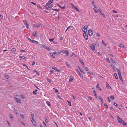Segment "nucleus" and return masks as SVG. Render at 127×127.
Wrapping results in <instances>:
<instances>
[{"mask_svg":"<svg viewBox=\"0 0 127 127\" xmlns=\"http://www.w3.org/2000/svg\"><path fill=\"white\" fill-rule=\"evenodd\" d=\"M117 117L119 123L120 124H123L124 126H126L127 125V123L122 118H120L117 115Z\"/></svg>","mask_w":127,"mask_h":127,"instance_id":"1","label":"nucleus"},{"mask_svg":"<svg viewBox=\"0 0 127 127\" xmlns=\"http://www.w3.org/2000/svg\"><path fill=\"white\" fill-rule=\"evenodd\" d=\"M51 3L49 1H48L47 3L46 4V5L47 6H48L47 7H46V8L48 10H49L50 8H52L53 7V5H50V4H51Z\"/></svg>","mask_w":127,"mask_h":127,"instance_id":"2","label":"nucleus"},{"mask_svg":"<svg viewBox=\"0 0 127 127\" xmlns=\"http://www.w3.org/2000/svg\"><path fill=\"white\" fill-rule=\"evenodd\" d=\"M60 52L61 53L66 54V56H68V50L61 51Z\"/></svg>","mask_w":127,"mask_h":127,"instance_id":"3","label":"nucleus"},{"mask_svg":"<svg viewBox=\"0 0 127 127\" xmlns=\"http://www.w3.org/2000/svg\"><path fill=\"white\" fill-rule=\"evenodd\" d=\"M88 26H85L82 29V30L84 32V33H86L87 31V29L88 28Z\"/></svg>","mask_w":127,"mask_h":127,"instance_id":"4","label":"nucleus"},{"mask_svg":"<svg viewBox=\"0 0 127 127\" xmlns=\"http://www.w3.org/2000/svg\"><path fill=\"white\" fill-rule=\"evenodd\" d=\"M88 32L89 36H91L92 35L93 33L92 30L91 29L89 30Z\"/></svg>","mask_w":127,"mask_h":127,"instance_id":"5","label":"nucleus"},{"mask_svg":"<svg viewBox=\"0 0 127 127\" xmlns=\"http://www.w3.org/2000/svg\"><path fill=\"white\" fill-rule=\"evenodd\" d=\"M83 35L84 38L86 40H87L88 39V35L86 33H84Z\"/></svg>","mask_w":127,"mask_h":127,"instance_id":"6","label":"nucleus"},{"mask_svg":"<svg viewBox=\"0 0 127 127\" xmlns=\"http://www.w3.org/2000/svg\"><path fill=\"white\" fill-rule=\"evenodd\" d=\"M16 102L18 103H21V101L20 99L16 97L15 98Z\"/></svg>","mask_w":127,"mask_h":127,"instance_id":"7","label":"nucleus"},{"mask_svg":"<svg viewBox=\"0 0 127 127\" xmlns=\"http://www.w3.org/2000/svg\"><path fill=\"white\" fill-rule=\"evenodd\" d=\"M106 87L107 88H108V89H110L111 90H112V88L108 84L107 82L106 83Z\"/></svg>","mask_w":127,"mask_h":127,"instance_id":"8","label":"nucleus"},{"mask_svg":"<svg viewBox=\"0 0 127 127\" xmlns=\"http://www.w3.org/2000/svg\"><path fill=\"white\" fill-rule=\"evenodd\" d=\"M90 47L92 50H95V47L94 46L93 44H90Z\"/></svg>","mask_w":127,"mask_h":127,"instance_id":"9","label":"nucleus"},{"mask_svg":"<svg viewBox=\"0 0 127 127\" xmlns=\"http://www.w3.org/2000/svg\"><path fill=\"white\" fill-rule=\"evenodd\" d=\"M99 98L100 100V101L101 102V104H102L103 103V99L100 96L99 97Z\"/></svg>","mask_w":127,"mask_h":127,"instance_id":"10","label":"nucleus"},{"mask_svg":"<svg viewBox=\"0 0 127 127\" xmlns=\"http://www.w3.org/2000/svg\"><path fill=\"white\" fill-rule=\"evenodd\" d=\"M53 89L55 91V93H57L58 94H59V91L57 89H56L55 88H53Z\"/></svg>","mask_w":127,"mask_h":127,"instance_id":"11","label":"nucleus"},{"mask_svg":"<svg viewBox=\"0 0 127 127\" xmlns=\"http://www.w3.org/2000/svg\"><path fill=\"white\" fill-rule=\"evenodd\" d=\"M79 61L81 63L83 66H84V63L83 62V61L81 59H79Z\"/></svg>","mask_w":127,"mask_h":127,"instance_id":"12","label":"nucleus"},{"mask_svg":"<svg viewBox=\"0 0 127 127\" xmlns=\"http://www.w3.org/2000/svg\"><path fill=\"white\" fill-rule=\"evenodd\" d=\"M11 51H12V53H15L16 51V49L15 48H13L12 49Z\"/></svg>","mask_w":127,"mask_h":127,"instance_id":"13","label":"nucleus"},{"mask_svg":"<svg viewBox=\"0 0 127 127\" xmlns=\"http://www.w3.org/2000/svg\"><path fill=\"white\" fill-rule=\"evenodd\" d=\"M96 87L97 89L99 90L100 91H101V89L100 88L99 86V84H97V85L96 86Z\"/></svg>","mask_w":127,"mask_h":127,"instance_id":"14","label":"nucleus"},{"mask_svg":"<svg viewBox=\"0 0 127 127\" xmlns=\"http://www.w3.org/2000/svg\"><path fill=\"white\" fill-rule=\"evenodd\" d=\"M31 42L35 44H38V42L36 41L32 40H31Z\"/></svg>","mask_w":127,"mask_h":127,"instance_id":"15","label":"nucleus"},{"mask_svg":"<svg viewBox=\"0 0 127 127\" xmlns=\"http://www.w3.org/2000/svg\"><path fill=\"white\" fill-rule=\"evenodd\" d=\"M71 6L72 8H74V9H75L76 8H77V7L74 5L72 3L71 4Z\"/></svg>","mask_w":127,"mask_h":127,"instance_id":"16","label":"nucleus"},{"mask_svg":"<svg viewBox=\"0 0 127 127\" xmlns=\"http://www.w3.org/2000/svg\"><path fill=\"white\" fill-rule=\"evenodd\" d=\"M65 64H66V65L67 66V67H68L69 68H70V64H68V62H66L65 63Z\"/></svg>","mask_w":127,"mask_h":127,"instance_id":"17","label":"nucleus"},{"mask_svg":"<svg viewBox=\"0 0 127 127\" xmlns=\"http://www.w3.org/2000/svg\"><path fill=\"white\" fill-rule=\"evenodd\" d=\"M53 54L55 55H59V54H61V53H60V52H54Z\"/></svg>","mask_w":127,"mask_h":127,"instance_id":"18","label":"nucleus"},{"mask_svg":"<svg viewBox=\"0 0 127 127\" xmlns=\"http://www.w3.org/2000/svg\"><path fill=\"white\" fill-rule=\"evenodd\" d=\"M78 73L79 75L80 76L81 78L82 79H83V75L81 74V73L80 72H79Z\"/></svg>","mask_w":127,"mask_h":127,"instance_id":"19","label":"nucleus"},{"mask_svg":"<svg viewBox=\"0 0 127 127\" xmlns=\"http://www.w3.org/2000/svg\"><path fill=\"white\" fill-rule=\"evenodd\" d=\"M73 77L71 76V77H70V78L69 79V81H73Z\"/></svg>","mask_w":127,"mask_h":127,"instance_id":"20","label":"nucleus"},{"mask_svg":"<svg viewBox=\"0 0 127 127\" xmlns=\"http://www.w3.org/2000/svg\"><path fill=\"white\" fill-rule=\"evenodd\" d=\"M118 47H120L122 48H125V47L124 46V45H123V44H120L119 46H118Z\"/></svg>","mask_w":127,"mask_h":127,"instance_id":"21","label":"nucleus"},{"mask_svg":"<svg viewBox=\"0 0 127 127\" xmlns=\"http://www.w3.org/2000/svg\"><path fill=\"white\" fill-rule=\"evenodd\" d=\"M31 120L32 122L33 123L34 121H35L34 120V117H31Z\"/></svg>","mask_w":127,"mask_h":127,"instance_id":"22","label":"nucleus"},{"mask_svg":"<svg viewBox=\"0 0 127 127\" xmlns=\"http://www.w3.org/2000/svg\"><path fill=\"white\" fill-rule=\"evenodd\" d=\"M57 5L58 6L60 7V8H61L62 9H64V7H62L61 5H60L58 3H57Z\"/></svg>","mask_w":127,"mask_h":127,"instance_id":"23","label":"nucleus"},{"mask_svg":"<svg viewBox=\"0 0 127 127\" xmlns=\"http://www.w3.org/2000/svg\"><path fill=\"white\" fill-rule=\"evenodd\" d=\"M32 34L35 37H36L37 36L36 32H33L32 33Z\"/></svg>","mask_w":127,"mask_h":127,"instance_id":"24","label":"nucleus"},{"mask_svg":"<svg viewBox=\"0 0 127 127\" xmlns=\"http://www.w3.org/2000/svg\"><path fill=\"white\" fill-rule=\"evenodd\" d=\"M20 115L22 119H25L24 116L21 113L20 114Z\"/></svg>","mask_w":127,"mask_h":127,"instance_id":"25","label":"nucleus"},{"mask_svg":"<svg viewBox=\"0 0 127 127\" xmlns=\"http://www.w3.org/2000/svg\"><path fill=\"white\" fill-rule=\"evenodd\" d=\"M38 91L36 89L35 91H34L33 92V94L34 95H36L37 93H36V92Z\"/></svg>","mask_w":127,"mask_h":127,"instance_id":"26","label":"nucleus"},{"mask_svg":"<svg viewBox=\"0 0 127 127\" xmlns=\"http://www.w3.org/2000/svg\"><path fill=\"white\" fill-rule=\"evenodd\" d=\"M19 57L20 58L23 59H26V58L25 57H24V56H19Z\"/></svg>","mask_w":127,"mask_h":127,"instance_id":"27","label":"nucleus"},{"mask_svg":"<svg viewBox=\"0 0 127 127\" xmlns=\"http://www.w3.org/2000/svg\"><path fill=\"white\" fill-rule=\"evenodd\" d=\"M46 103L47 104V105L49 106H51V105L50 104V102L48 101H47L46 102Z\"/></svg>","mask_w":127,"mask_h":127,"instance_id":"28","label":"nucleus"},{"mask_svg":"<svg viewBox=\"0 0 127 127\" xmlns=\"http://www.w3.org/2000/svg\"><path fill=\"white\" fill-rule=\"evenodd\" d=\"M39 26V25H38L34 24L33 25V27H38Z\"/></svg>","mask_w":127,"mask_h":127,"instance_id":"29","label":"nucleus"},{"mask_svg":"<svg viewBox=\"0 0 127 127\" xmlns=\"http://www.w3.org/2000/svg\"><path fill=\"white\" fill-rule=\"evenodd\" d=\"M114 75L115 76V78L116 79H118V77L117 76V74L116 73H115L114 74Z\"/></svg>","mask_w":127,"mask_h":127,"instance_id":"30","label":"nucleus"},{"mask_svg":"<svg viewBox=\"0 0 127 127\" xmlns=\"http://www.w3.org/2000/svg\"><path fill=\"white\" fill-rule=\"evenodd\" d=\"M110 98L112 100H113L114 98V96L111 95L110 96Z\"/></svg>","mask_w":127,"mask_h":127,"instance_id":"31","label":"nucleus"},{"mask_svg":"<svg viewBox=\"0 0 127 127\" xmlns=\"http://www.w3.org/2000/svg\"><path fill=\"white\" fill-rule=\"evenodd\" d=\"M67 102H68V105L70 106H71V102L70 101H69L68 100L67 101Z\"/></svg>","mask_w":127,"mask_h":127,"instance_id":"32","label":"nucleus"},{"mask_svg":"<svg viewBox=\"0 0 127 127\" xmlns=\"http://www.w3.org/2000/svg\"><path fill=\"white\" fill-rule=\"evenodd\" d=\"M52 68L53 69H54L56 71L57 69V68L56 67H55V66H52Z\"/></svg>","mask_w":127,"mask_h":127,"instance_id":"33","label":"nucleus"},{"mask_svg":"<svg viewBox=\"0 0 127 127\" xmlns=\"http://www.w3.org/2000/svg\"><path fill=\"white\" fill-rule=\"evenodd\" d=\"M119 78H120V79L121 80V81H122V82H123V79H122V76H121L120 75L119 76Z\"/></svg>","mask_w":127,"mask_h":127,"instance_id":"34","label":"nucleus"},{"mask_svg":"<svg viewBox=\"0 0 127 127\" xmlns=\"http://www.w3.org/2000/svg\"><path fill=\"white\" fill-rule=\"evenodd\" d=\"M33 71L36 72V74L38 76H39V74L38 72L36 71L35 70H34Z\"/></svg>","mask_w":127,"mask_h":127,"instance_id":"35","label":"nucleus"},{"mask_svg":"<svg viewBox=\"0 0 127 127\" xmlns=\"http://www.w3.org/2000/svg\"><path fill=\"white\" fill-rule=\"evenodd\" d=\"M84 69L85 70H86L87 71H89V69L88 67H87L85 66L84 67Z\"/></svg>","mask_w":127,"mask_h":127,"instance_id":"36","label":"nucleus"},{"mask_svg":"<svg viewBox=\"0 0 127 127\" xmlns=\"http://www.w3.org/2000/svg\"><path fill=\"white\" fill-rule=\"evenodd\" d=\"M54 38H52V39H49V40L50 41V42H53V40H54Z\"/></svg>","mask_w":127,"mask_h":127,"instance_id":"37","label":"nucleus"},{"mask_svg":"<svg viewBox=\"0 0 127 127\" xmlns=\"http://www.w3.org/2000/svg\"><path fill=\"white\" fill-rule=\"evenodd\" d=\"M9 117L11 119H12V118H13V116H12V114H9Z\"/></svg>","mask_w":127,"mask_h":127,"instance_id":"38","label":"nucleus"},{"mask_svg":"<svg viewBox=\"0 0 127 127\" xmlns=\"http://www.w3.org/2000/svg\"><path fill=\"white\" fill-rule=\"evenodd\" d=\"M31 115L32 116L31 117H34V114L32 112H31Z\"/></svg>","mask_w":127,"mask_h":127,"instance_id":"39","label":"nucleus"},{"mask_svg":"<svg viewBox=\"0 0 127 127\" xmlns=\"http://www.w3.org/2000/svg\"><path fill=\"white\" fill-rule=\"evenodd\" d=\"M93 9H94V10L95 11V13H97L98 12V11L97 10H96L94 8H93Z\"/></svg>","mask_w":127,"mask_h":127,"instance_id":"40","label":"nucleus"},{"mask_svg":"<svg viewBox=\"0 0 127 127\" xmlns=\"http://www.w3.org/2000/svg\"><path fill=\"white\" fill-rule=\"evenodd\" d=\"M5 77L6 79H8L9 78V77L7 75H5Z\"/></svg>","mask_w":127,"mask_h":127,"instance_id":"41","label":"nucleus"},{"mask_svg":"<svg viewBox=\"0 0 127 127\" xmlns=\"http://www.w3.org/2000/svg\"><path fill=\"white\" fill-rule=\"evenodd\" d=\"M80 70V72L82 73H83L84 74H85V72L83 70H82L81 69Z\"/></svg>","mask_w":127,"mask_h":127,"instance_id":"42","label":"nucleus"},{"mask_svg":"<svg viewBox=\"0 0 127 127\" xmlns=\"http://www.w3.org/2000/svg\"><path fill=\"white\" fill-rule=\"evenodd\" d=\"M111 61H112V63H113L114 64H115V62L112 59H111Z\"/></svg>","mask_w":127,"mask_h":127,"instance_id":"43","label":"nucleus"},{"mask_svg":"<svg viewBox=\"0 0 127 127\" xmlns=\"http://www.w3.org/2000/svg\"><path fill=\"white\" fill-rule=\"evenodd\" d=\"M116 70L118 72V74L121 73L120 71L117 68Z\"/></svg>","mask_w":127,"mask_h":127,"instance_id":"44","label":"nucleus"},{"mask_svg":"<svg viewBox=\"0 0 127 127\" xmlns=\"http://www.w3.org/2000/svg\"><path fill=\"white\" fill-rule=\"evenodd\" d=\"M53 10L54 11H57L58 12L59 11H60V10L59 9H53Z\"/></svg>","mask_w":127,"mask_h":127,"instance_id":"45","label":"nucleus"},{"mask_svg":"<svg viewBox=\"0 0 127 127\" xmlns=\"http://www.w3.org/2000/svg\"><path fill=\"white\" fill-rule=\"evenodd\" d=\"M96 35L98 37H100V34L98 33H96Z\"/></svg>","mask_w":127,"mask_h":127,"instance_id":"46","label":"nucleus"},{"mask_svg":"<svg viewBox=\"0 0 127 127\" xmlns=\"http://www.w3.org/2000/svg\"><path fill=\"white\" fill-rule=\"evenodd\" d=\"M47 81L50 83H51V79H47Z\"/></svg>","mask_w":127,"mask_h":127,"instance_id":"47","label":"nucleus"},{"mask_svg":"<svg viewBox=\"0 0 127 127\" xmlns=\"http://www.w3.org/2000/svg\"><path fill=\"white\" fill-rule=\"evenodd\" d=\"M92 4L94 5V7L96 8H97V7H96L95 5V4L94 2V1H93L92 3Z\"/></svg>","mask_w":127,"mask_h":127,"instance_id":"48","label":"nucleus"},{"mask_svg":"<svg viewBox=\"0 0 127 127\" xmlns=\"http://www.w3.org/2000/svg\"><path fill=\"white\" fill-rule=\"evenodd\" d=\"M32 124L34 126H36L37 125L35 121H34V123H33Z\"/></svg>","mask_w":127,"mask_h":127,"instance_id":"49","label":"nucleus"},{"mask_svg":"<svg viewBox=\"0 0 127 127\" xmlns=\"http://www.w3.org/2000/svg\"><path fill=\"white\" fill-rule=\"evenodd\" d=\"M71 27V26H69L66 29L65 31V32H66L69 29H70V27Z\"/></svg>","mask_w":127,"mask_h":127,"instance_id":"50","label":"nucleus"},{"mask_svg":"<svg viewBox=\"0 0 127 127\" xmlns=\"http://www.w3.org/2000/svg\"><path fill=\"white\" fill-rule=\"evenodd\" d=\"M26 28L28 29L29 28V25L28 24H27V23H26Z\"/></svg>","mask_w":127,"mask_h":127,"instance_id":"51","label":"nucleus"},{"mask_svg":"<svg viewBox=\"0 0 127 127\" xmlns=\"http://www.w3.org/2000/svg\"><path fill=\"white\" fill-rule=\"evenodd\" d=\"M21 96L22 98L24 99H25V97L23 95H21Z\"/></svg>","mask_w":127,"mask_h":127,"instance_id":"52","label":"nucleus"},{"mask_svg":"<svg viewBox=\"0 0 127 127\" xmlns=\"http://www.w3.org/2000/svg\"><path fill=\"white\" fill-rule=\"evenodd\" d=\"M45 122H46V123H48V120H47V119L46 118H45Z\"/></svg>","mask_w":127,"mask_h":127,"instance_id":"53","label":"nucleus"},{"mask_svg":"<svg viewBox=\"0 0 127 127\" xmlns=\"http://www.w3.org/2000/svg\"><path fill=\"white\" fill-rule=\"evenodd\" d=\"M50 74H52L53 73V71L52 69H51L50 70Z\"/></svg>","mask_w":127,"mask_h":127,"instance_id":"54","label":"nucleus"},{"mask_svg":"<svg viewBox=\"0 0 127 127\" xmlns=\"http://www.w3.org/2000/svg\"><path fill=\"white\" fill-rule=\"evenodd\" d=\"M104 106H105L106 107V109L107 108H108V105L106 104L105 103L104 104Z\"/></svg>","mask_w":127,"mask_h":127,"instance_id":"55","label":"nucleus"},{"mask_svg":"<svg viewBox=\"0 0 127 127\" xmlns=\"http://www.w3.org/2000/svg\"><path fill=\"white\" fill-rule=\"evenodd\" d=\"M114 105L116 106H118V105L117 104H116L115 102H114Z\"/></svg>","mask_w":127,"mask_h":127,"instance_id":"56","label":"nucleus"},{"mask_svg":"<svg viewBox=\"0 0 127 127\" xmlns=\"http://www.w3.org/2000/svg\"><path fill=\"white\" fill-rule=\"evenodd\" d=\"M88 98L90 99H91V100H92V97H91V96H89L88 97Z\"/></svg>","mask_w":127,"mask_h":127,"instance_id":"57","label":"nucleus"},{"mask_svg":"<svg viewBox=\"0 0 127 127\" xmlns=\"http://www.w3.org/2000/svg\"><path fill=\"white\" fill-rule=\"evenodd\" d=\"M111 66L114 70L115 69V68L113 65H112Z\"/></svg>","mask_w":127,"mask_h":127,"instance_id":"58","label":"nucleus"},{"mask_svg":"<svg viewBox=\"0 0 127 127\" xmlns=\"http://www.w3.org/2000/svg\"><path fill=\"white\" fill-rule=\"evenodd\" d=\"M54 0H50L49 1L51 4L52 3L53 1Z\"/></svg>","mask_w":127,"mask_h":127,"instance_id":"59","label":"nucleus"},{"mask_svg":"<svg viewBox=\"0 0 127 127\" xmlns=\"http://www.w3.org/2000/svg\"><path fill=\"white\" fill-rule=\"evenodd\" d=\"M54 0H50L49 1L51 4L52 3L53 1Z\"/></svg>","mask_w":127,"mask_h":127,"instance_id":"60","label":"nucleus"},{"mask_svg":"<svg viewBox=\"0 0 127 127\" xmlns=\"http://www.w3.org/2000/svg\"><path fill=\"white\" fill-rule=\"evenodd\" d=\"M100 14L102 15L103 17H105V16H104V13H101H101H100Z\"/></svg>","mask_w":127,"mask_h":127,"instance_id":"61","label":"nucleus"},{"mask_svg":"<svg viewBox=\"0 0 127 127\" xmlns=\"http://www.w3.org/2000/svg\"><path fill=\"white\" fill-rule=\"evenodd\" d=\"M7 123H8V124L9 126L10 127V126H11V125H10V123L9 122V121H7Z\"/></svg>","mask_w":127,"mask_h":127,"instance_id":"62","label":"nucleus"},{"mask_svg":"<svg viewBox=\"0 0 127 127\" xmlns=\"http://www.w3.org/2000/svg\"><path fill=\"white\" fill-rule=\"evenodd\" d=\"M107 99L109 101V103H110V101H111V100H110V99H109V97H108L107 98Z\"/></svg>","mask_w":127,"mask_h":127,"instance_id":"63","label":"nucleus"},{"mask_svg":"<svg viewBox=\"0 0 127 127\" xmlns=\"http://www.w3.org/2000/svg\"><path fill=\"white\" fill-rule=\"evenodd\" d=\"M62 59H59L58 61V62H62Z\"/></svg>","mask_w":127,"mask_h":127,"instance_id":"64","label":"nucleus"}]
</instances>
